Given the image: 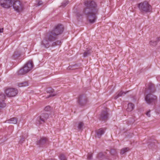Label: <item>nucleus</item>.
I'll return each mask as SVG.
<instances>
[{"instance_id":"14","label":"nucleus","mask_w":160,"mask_h":160,"mask_svg":"<svg viewBox=\"0 0 160 160\" xmlns=\"http://www.w3.org/2000/svg\"><path fill=\"white\" fill-rule=\"evenodd\" d=\"M106 129L105 128H101L96 131L97 137L100 138L102 135L104 134Z\"/></svg>"},{"instance_id":"26","label":"nucleus","mask_w":160,"mask_h":160,"mask_svg":"<svg viewBox=\"0 0 160 160\" xmlns=\"http://www.w3.org/2000/svg\"><path fill=\"white\" fill-rule=\"evenodd\" d=\"M60 160H67L65 155L63 154H61L59 156Z\"/></svg>"},{"instance_id":"15","label":"nucleus","mask_w":160,"mask_h":160,"mask_svg":"<svg viewBox=\"0 0 160 160\" xmlns=\"http://www.w3.org/2000/svg\"><path fill=\"white\" fill-rule=\"evenodd\" d=\"M148 90H149L150 92L153 93L155 91L154 85L153 84L150 83L148 85Z\"/></svg>"},{"instance_id":"17","label":"nucleus","mask_w":160,"mask_h":160,"mask_svg":"<svg viewBox=\"0 0 160 160\" xmlns=\"http://www.w3.org/2000/svg\"><path fill=\"white\" fill-rule=\"evenodd\" d=\"M17 122V120L16 118H12L6 121L5 122L10 123L16 124Z\"/></svg>"},{"instance_id":"24","label":"nucleus","mask_w":160,"mask_h":160,"mask_svg":"<svg viewBox=\"0 0 160 160\" xmlns=\"http://www.w3.org/2000/svg\"><path fill=\"white\" fill-rule=\"evenodd\" d=\"M84 124L82 122H79L78 126V128L80 130H82L83 126Z\"/></svg>"},{"instance_id":"21","label":"nucleus","mask_w":160,"mask_h":160,"mask_svg":"<svg viewBox=\"0 0 160 160\" xmlns=\"http://www.w3.org/2000/svg\"><path fill=\"white\" fill-rule=\"evenodd\" d=\"M61 42L60 40H57L55 42H52V47H55L57 45H60L61 44Z\"/></svg>"},{"instance_id":"19","label":"nucleus","mask_w":160,"mask_h":160,"mask_svg":"<svg viewBox=\"0 0 160 160\" xmlns=\"http://www.w3.org/2000/svg\"><path fill=\"white\" fill-rule=\"evenodd\" d=\"M126 94V93L125 92H122V91H121L119 92L115 96V99H117L119 97L122 96Z\"/></svg>"},{"instance_id":"32","label":"nucleus","mask_w":160,"mask_h":160,"mask_svg":"<svg viewBox=\"0 0 160 160\" xmlns=\"http://www.w3.org/2000/svg\"><path fill=\"white\" fill-rule=\"evenodd\" d=\"M92 154H88V157L87 159L88 160H91L92 159Z\"/></svg>"},{"instance_id":"33","label":"nucleus","mask_w":160,"mask_h":160,"mask_svg":"<svg viewBox=\"0 0 160 160\" xmlns=\"http://www.w3.org/2000/svg\"><path fill=\"white\" fill-rule=\"evenodd\" d=\"M20 55V53H18L17 52L15 51L13 55V56L14 57H15V56H19Z\"/></svg>"},{"instance_id":"39","label":"nucleus","mask_w":160,"mask_h":160,"mask_svg":"<svg viewBox=\"0 0 160 160\" xmlns=\"http://www.w3.org/2000/svg\"><path fill=\"white\" fill-rule=\"evenodd\" d=\"M160 40V37H158L157 38V40L156 41H157V42H158Z\"/></svg>"},{"instance_id":"20","label":"nucleus","mask_w":160,"mask_h":160,"mask_svg":"<svg viewBox=\"0 0 160 160\" xmlns=\"http://www.w3.org/2000/svg\"><path fill=\"white\" fill-rule=\"evenodd\" d=\"M28 85V84L27 82H24L18 84L19 87H25Z\"/></svg>"},{"instance_id":"37","label":"nucleus","mask_w":160,"mask_h":160,"mask_svg":"<svg viewBox=\"0 0 160 160\" xmlns=\"http://www.w3.org/2000/svg\"><path fill=\"white\" fill-rule=\"evenodd\" d=\"M55 94H50L49 95V96L48 97H47V98H48L49 97H53V96H55Z\"/></svg>"},{"instance_id":"7","label":"nucleus","mask_w":160,"mask_h":160,"mask_svg":"<svg viewBox=\"0 0 160 160\" xmlns=\"http://www.w3.org/2000/svg\"><path fill=\"white\" fill-rule=\"evenodd\" d=\"M156 99V97L151 93H149L147 95L145 98L146 101L148 104L155 103Z\"/></svg>"},{"instance_id":"16","label":"nucleus","mask_w":160,"mask_h":160,"mask_svg":"<svg viewBox=\"0 0 160 160\" xmlns=\"http://www.w3.org/2000/svg\"><path fill=\"white\" fill-rule=\"evenodd\" d=\"M134 105L133 103H129L126 110L128 112H131L134 109Z\"/></svg>"},{"instance_id":"2","label":"nucleus","mask_w":160,"mask_h":160,"mask_svg":"<svg viewBox=\"0 0 160 160\" xmlns=\"http://www.w3.org/2000/svg\"><path fill=\"white\" fill-rule=\"evenodd\" d=\"M63 27L62 25L59 24L56 26L53 30L46 33L42 42V46L45 48H48L50 45V42L57 40L59 35L63 32Z\"/></svg>"},{"instance_id":"31","label":"nucleus","mask_w":160,"mask_h":160,"mask_svg":"<svg viewBox=\"0 0 160 160\" xmlns=\"http://www.w3.org/2000/svg\"><path fill=\"white\" fill-rule=\"evenodd\" d=\"M76 66H77L76 65H74L73 66H69L68 67V68L69 69H71L72 68V69H75L77 68H76Z\"/></svg>"},{"instance_id":"13","label":"nucleus","mask_w":160,"mask_h":160,"mask_svg":"<svg viewBox=\"0 0 160 160\" xmlns=\"http://www.w3.org/2000/svg\"><path fill=\"white\" fill-rule=\"evenodd\" d=\"M47 139L44 137L41 138L37 142V144L41 147L48 142Z\"/></svg>"},{"instance_id":"35","label":"nucleus","mask_w":160,"mask_h":160,"mask_svg":"<svg viewBox=\"0 0 160 160\" xmlns=\"http://www.w3.org/2000/svg\"><path fill=\"white\" fill-rule=\"evenodd\" d=\"M42 1L40 0V1H38L37 5L38 6H39L40 5H42Z\"/></svg>"},{"instance_id":"22","label":"nucleus","mask_w":160,"mask_h":160,"mask_svg":"<svg viewBox=\"0 0 160 160\" xmlns=\"http://www.w3.org/2000/svg\"><path fill=\"white\" fill-rule=\"evenodd\" d=\"M92 52V50L91 49L86 51L83 53V57H86L90 55Z\"/></svg>"},{"instance_id":"4","label":"nucleus","mask_w":160,"mask_h":160,"mask_svg":"<svg viewBox=\"0 0 160 160\" xmlns=\"http://www.w3.org/2000/svg\"><path fill=\"white\" fill-rule=\"evenodd\" d=\"M33 66L32 61H29L22 68L18 71V74L21 75L27 73L32 69Z\"/></svg>"},{"instance_id":"10","label":"nucleus","mask_w":160,"mask_h":160,"mask_svg":"<svg viewBox=\"0 0 160 160\" xmlns=\"http://www.w3.org/2000/svg\"><path fill=\"white\" fill-rule=\"evenodd\" d=\"M108 113L107 109L105 108L102 111L101 114L100 115L99 119L101 120L105 121L108 119Z\"/></svg>"},{"instance_id":"40","label":"nucleus","mask_w":160,"mask_h":160,"mask_svg":"<svg viewBox=\"0 0 160 160\" xmlns=\"http://www.w3.org/2000/svg\"><path fill=\"white\" fill-rule=\"evenodd\" d=\"M10 0L11 2L12 3V2H13L16 1V0Z\"/></svg>"},{"instance_id":"8","label":"nucleus","mask_w":160,"mask_h":160,"mask_svg":"<svg viewBox=\"0 0 160 160\" xmlns=\"http://www.w3.org/2000/svg\"><path fill=\"white\" fill-rule=\"evenodd\" d=\"M13 3V8L16 11L20 12L22 10V6L19 1L16 0Z\"/></svg>"},{"instance_id":"5","label":"nucleus","mask_w":160,"mask_h":160,"mask_svg":"<svg viewBox=\"0 0 160 160\" xmlns=\"http://www.w3.org/2000/svg\"><path fill=\"white\" fill-rule=\"evenodd\" d=\"M48 117L49 115L48 113H42L37 118L36 121V123L38 125L42 124L43 123L45 122L48 119Z\"/></svg>"},{"instance_id":"27","label":"nucleus","mask_w":160,"mask_h":160,"mask_svg":"<svg viewBox=\"0 0 160 160\" xmlns=\"http://www.w3.org/2000/svg\"><path fill=\"white\" fill-rule=\"evenodd\" d=\"M68 3V1H65L63 2L62 3V6L63 7H65Z\"/></svg>"},{"instance_id":"34","label":"nucleus","mask_w":160,"mask_h":160,"mask_svg":"<svg viewBox=\"0 0 160 160\" xmlns=\"http://www.w3.org/2000/svg\"><path fill=\"white\" fill-rule=\"evenodd\" d=\"M150 110H149L146 113V115L149 117H150Z\"/></svg>"},{"instance_id":"9","label":"nucleus","mask_w":160,"mask_h":160,"mask_svg":"<svg viewBox=\"0 0 160 160\" xmlns=\"http://www.w3.org/2000/svg\"><path fill=\"white\" fill-rule=\"evenodd\" d=\"M0 5L2 7L7 8L12 6L10 0H0Z\"/></svg>"},{"instance_id":"18","label":"nucleus","mask_w":160,"mask_h":160,"mask_svg":"<svg viewBox=\"0 0 160 160\" xmlns=\"http://www.w3.org/2000/svg\"><path fill=\"white\" fill-rule=\"evenodd\" d=\"M104 153H103L102 152L99 153L97 156V158L99 160H101L103 159L105 157Z\"/></svg>"},{"instance_id":"6","label":"nucleus","mask_w":160,"mask_h":160,"mask_svg":"<svg viewBox=\"0 0 160 160\" xmlns=\"http://www.w3.org/2000/svg\"><path fill=\"white\" fill-rule=\"evenodd\" d=\"M18 91L15 88H8L5 91V93L8 97L15 96L17 94Z\"/></svg>"},{"instance_id":"25","label":"nucleus","mask_w":160,"mask_h":160,"mask_svg":"<svg viewBox=\"0 0 160 160\" xmlns=\"http://www.w3.org/2000/svg\"><path fill=\"white\" fill-rule=\"evenodd\" d=\"M54 90L51 88H48L46 89V92L47 93H52L53 92Z\"/></svg>"},{"instance_id":"38","label":"nucleus","mask_w":160,"mask_h":160,"mask_svg":"<svg viewBox=\"0 0 160 160\" xmlns=\"http://www.w3.org/2000/svg\"><path fill=\"white\" fill-rule=\"evenodd\" d=\"M3 28H0V33L3 32Z\"/></svg>"},{"instance_id":"1","label":"nucleus","mask_w":160,"mask_h":160,"mask_svg":"<svg viewBox=\"0 0 160 160\" xmlns=\"http://www.w3.org/2000/svg\"><path fill=\"white\" fill-rule=\"evenodd\" d=\"M84 5L83 14L90 23H94L97 19L99 10L97 3L93 0H88L84 2Z\"/></svg>"},{"instance_id":"29","label":"nucleus","mask_w":160,"mask_h":160,"mask_svg":"<svg viewBox=\"0 0 160 160\" xmlns=\"http://www.w3.org/2000/svg\"><path fill=\"white\" fill-rule=\"evenodd\" d=\"M157 42L156 41L153 42L151 41L150 42V44L153 46H155L157 44Z\"/></svg>"},{"instance_id":"30","label":"nucleus","mask_w":160,"mask_h":160,"mask_svg":"<svg viewBox=\"0 0 160 160\" xmlns=\"http://www.w3.org/2000/svg\"><path fill=\"white\" fill-rule=\"evenodd\" d=\"M51 107L50 106H48L46 107L45 108L44 110L46 111H48L51 110Z\"/></svg>"},{"instance_id":"11","label":"nucleus","mask_w":160,"mask_h":160,"mask_svg":"<svg viewBox=\"0 0 160 160\" xmlns=\"http://www.w3.org/2000/svg\"><path fill=\"white\" fill-rule=\"evenodd\" d=\"M87 102V98L84 95H80L78 100V104L81 106L85 105Z\"/></svg>"},{"instance_id":"12","label":"nucleus","mask_w":160,"mask_h":160,"mask_svg":"<svg viewBox=\"0 0 160 160\" xmlns=\"http://www.w3.org/2000/svg\"><path fill=\"white\" fill-rule=\"evenodd\" d=\"M6 96L4 94H0V107L3 108L6 106L5 102Z\"/></svg>"},{"instance_id":"36","label":"nucleus","mask_w":160,"mask_h":160,"mask_svg":"<svg viewBox=\"0 0 160 160\" xmlns=\"http://www.w3.org/2000/svg\"><path fill=\"white\" fill-rule=\"evenodd\" d=\"M24 141V138H22L20 140L19 142L20 143H23Z\"/></svg>"},{"instance_id":"28","label":"nucleus","mask_w":160,"mask_h":160,"mask_svg":"<svg viewBox=\"0 0 160 160\" xmlns=\"http://www.w3.org/2000/svg\"><path fill=\"white\" fill-rule=\"evenodd\" d=\"M110 152L112 155H115L117 154L116 150L114 149H112L110 151Z\"/></svg>"},{"instance_id":"3","label":"nucleus","mask_w":160,"mask_h":160,"mask_svg":"<svg viewBox=\"0 0 160 160\" xmlns=\"http://www.w3.org/2000/svg\"><path fill=\"white\" fill-rule=\"evenodd\" d=\"M138 7L140 11L142 12H150L152 10L151 6L147 1L142 2L138 4Z\"/></svg>"},{"instance_id":"41","label":"nucleus","mask_w":160,"mask_h":160,"mask_svg":"<svg viewBox=\"0 0 160 160\" xmlns=\"http://www.w3.org/2000/svg\"><path fill=\"white\" fill-rule=\"evenodd\" d=\"M51 160H57L55 159H51Z\"/></svg>"},{"instance_id":"23","label":"nucleus","mask_w":160,"mask_h":160,"mask_svg":"<svg viewBox=\"0 0 160 160\" xmlns=\"http://www.w3.org/2000/svg\"><path fill=\"white\" fill-rule=\"evenodd\" d=\"M129 150V149L128 148H123V149H122L121 150L120 153L121 154H123L125 152L128 151Z\"/></svg>"}]
</instances>
